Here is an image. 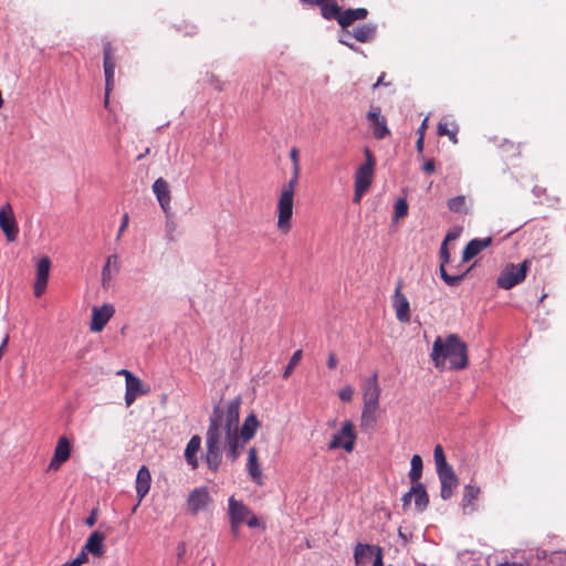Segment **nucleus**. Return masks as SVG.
Listing matches in <instances>:
<instances>
[{
    "instance_id": "obj_1",
    "label": "nucleus",
    "mask_w": 566,
    "mask_h": 566,
    "mask_svg": "<svg viewBox=\"0 0 566 566\" xmlns=\"http://www.w3.org/2000/svg\"><path fill=\"white\" fill-rule=\"evenodd\" d=\"M240 405L241 399L237 397L224 407L216 406L209 418L205 460L213 472L219 470L222 462V450L227 451L231 461H235L243 443L255 436L260 426L255 415L251 413L244 419L239 433Z\"/></svg>"
},
{
    "instance_id": "obj_2",
    "label": "nucleus",
    "mask_w": 566,
    "mask_h": 566,
    "mask_svg": "<svg viewBox=\"0 0 566 566\" xmlns=\"http://www.w3.org/2000/svg\"><path fill=\"white\" fill-rule=\"evenodd\" d=\"M430 357L434 367L440 370L446 368L447 361L453 370H462L469 366L468 346L457 334H450L446 338L438 336Z\"/></svg>"
},
{
    "instance_id": "obj_3",
    "label": "nucleus",
    "mask_w": 566,
    "mask_h": 566,
    "mask_svg": "<svg viewBox=\"0 0 566 566\" xmlns=\"http://www.w3.org/2000/svg\"><path fill=\"white\" fill-rule=\"evenodd\" d=\"M300 172L301 170L293 169V176L289 182L282 187L279 197L276 227L282 233H287L292 229L294 195L298 182Z\"/></svg>"
},
{
    "instance_id": "obj_4",
    "label": "nucleus",
    "mask_w": 566,
    "mask_h": 566,
    "mask_svg": "<svg viewBox=\"0 0 566 566\" xmlns=\"http://www.w3.org/2000/svg\"><path fill=\"white\" fill-rule=\"evenodd\" d=\"M365 163L361 164L355 172L353 202L359 203L364 195L368 191L375 175L376 159L369 148H365Z\"/></svg>"
},
{
    "instance_id": "obj_5",
    "label": "nucleus",
    "mask_w": 566,
    "mask_h": 566,
    "mask_svg": "<svg viewBox=\"0 0 566 566\" xmlns=\"http://www.w3.org/2000/svg\"><path fill=\"white\" fill-rule=\"evenodd\" d=\"M531 266V260L525 259L521 264L507 263L496 279V285L502 290H511L522 283Z\"/></svg>"
},
{
    "instance_id": "obj_6",
    "label": "nucleus",
    "mask_w": 566,
    "mask_h": 566,
    "mask_svg": "<svg viewBox=\"0 0 566 566\" xmlns=\"http://www.w3.org/2000/svg\"><path fill=\"white\" fill-rule=\"evenodd\" d=\"M229 515L232 528H238L241 524H245L250 528L263 526L259 518L240 501L233 496L229 499Z\"/></svg>"
},
{
    "instance_id": "obj_7",
    "label": "nucleus",
    "mask_w": 566,
    "mask_h": 566,
    "mask_svg": "<svg viewBox=\"0 0 566 566\" xmlns=\"http://www.w3.org/2000/svg\"><path fill=\"white\" fill-rule=\"evenodd\" d=\"M103 67L105 74V99L104 104L107 107L109 101V94L114 88V76L117 64V57L115 55V48L111 42H106L103 45Z\"/></svg>"
},
{
    "instance_id": "obj_8",
    "label": "nucleus",
    "mask_w": 566,
    "mask_h": 566,
    "mask_svg": "<svg viewBox=\"0 0 566 566\" xmlns=\"http://www.w3.org/2000/svg\"><path fill=\"white\" fill-rule=\"evenodd\" d=\"M356 432L354 423L349 420L345 421L340 430H338L332 438L328 448L338 449L343 448L346 452H352L355 448Z\"/></svg>"
},
{
    "instance_id": "obj_9",
    "label": "nucleus",
    "mask_w": 566,
    "mask_h": 566,
    "mask_svg": "<svg viewBox=\"0 0 566 566\" xmlns=\"http://www.w3.org/2000/svg\"><path fill=\"white\" fill-rule=\"evenodd\" d=\"M403 283L399 279L396 283L395 292L392 295L391 304L398 322L407 324L411 319L410 303L407 296L402 293Z\"/></svg>"
},
{
    "instance_id": "obj_10",
    "label": "nucleus",
    "mask_w": 566,
    "mask_h": 566,
    "mask_svg": "<svg viewBox=\"0 0 566 566\" xmlns=\"http://www.w3.org/2000/svg\"><path fill=\"white\" fill-rule=\"evenodd\" d=\"M0 229L9 242H13L18 238L19 227L9 202L0 208Z\"/></svg>"
},
{
    "instance_id": "obj_11",
    "label": "nucleus",
    "mask_w": 566,
    "mask_h": 566,
    "mask_svg": "<svg viewBox=\"0 0 566 566\" xmlns=\"http://www.w3.org/2000/svg\"><path fill=\"white\" fill-rule=\"evenodd\" d=\"M367 118L370 122L373 135L376 139H382L390 135L386 117L381 115L379 106L371 105L367 113Z\"/></svg>"
},
{
    "instance_id": "obj_12",
    "label": "nucleus",
    "mask_w": 566,
    "mask_h": 566,
    "mask_svg": "<svg viewBox=\"0 0 566 566\" xmlns=\"http://www.w3.org/2000/svg\"><path fill=\"white\" fill-rule=\"evenodd\" d=\"M439 255H440V260H441V264H440V269H439L441 279L449 286L458 285L463 280L465 274L468 273V270L462 273H455L452 275L447 272L446 264L449 263V261H450V252H449L447 242L441 243Z\"/></svg>"
},
{
    "instance_id": "obj_13",
    "label": "nucleus",
    "mask_w": 566,
    "mask_h": 566,
    "mask_svg": "<svg viewBox=\"0 0 566 566\" xmlns=\"http://www.w3.org/2000/svg\"><path fill=\"white\" fill-rule=\"evenodd\" d=\"M72 446L66 437H60L53 457L49 463V470L57 471L71 457Z\"/></svg>"
},
{
    "instance_id": "obj_14",
    "label": "nucleus",
    "mask_w": 566,
    "mask_h": 566,
    "mask_svg": "<svg viewBox=\"0 0 566 566\" xmlns=\"http://www.w3.org/2000/svg\"><path fill=\"white\" fill-rule=\"evenodd\" d=\"M151 188L160 208L168 216L171 210V191L169 184L166 179L159 177L154 181Z\"/></svg>"
},
{
    "instance_id": "obj_15",
    "label": "nucleus",
    "mask_w": 566,
    "mask_h": 566,
    "mask_svg": "<svg viewBox=\"0 0 566 566\" xmlns=\"http://www.w3.org/2000/svg\"><path fill=\"white\" fill-rule=\"evenodd\" d=\"M50 270V259L48 256L41 258L36 263V277L33 285V292L36 297H40L46 290Z\"/></svg>"
},
{
    "instance_id": "obj_16",
    "label": "nucleus",
    "mask_w": 566,
    "mask_h": 566,
    "mask_svg": "<svg viewBox=\"0 0 566 566\" xmlns=\"http://www.w3.org/2000/svg\"><path fill=\"white\" fill-rule=\"evenodd\" d=\"M114 313L115 308L112 304H104L101 307L94 306L90 325L91 331L95 333L103 331Z\"/></svg>"
},
{
    "instance_id": "obj_17",
    "label": "nucleus",
    "mask_w": 566,
    "mask_h": 566,
    "mask_svg": "<svg viewBox=\"0 0 566 566\" xmlns=\"http://www.w3.org/2000/svg\"><path fill=\"white\" fill-rule=\"evenodd\" d=\"M412 500L415 501V505L418 510L422 511L427 507L429 503V496L422 483H412L410 491L407 492L402 497L403 506L409 505Z\"/></svg>"
},
{
    "instance_id": "obj_18",
    "label": "nucleus",
    "mask_w": 566,
    "mask_h": 566,
    "mask_svg": "<svg viewBox=\"0 0 566 566\" xmlns=\"http://www.w3.org/2000/svg\"><path fill=\"white\" fill-rule=\"evenodd\" d=\"M380 387L378 385V376L374 374L363 384V401L364 405L379 406Z\"/></svg>"
},
{
    "instance_id": "obj_19",
    "label": "nucleus",
    "mask_w": 566,
    "mask_h": 566,
    "mask_svg": "<svg viewBox=\"0 0 566 566\" xmlns=\"http://www.w3.org/2000/svg\"><path fill=\"white\" fill-rule=\"evenodd\" d=\"M149 389L145 388L144 384L138 377L134 376L133 374L127 375L125 391V402L127 407L132 406L138 396L146 395Z\"/></svg>"
},
{
    "instance_id": "obj_20",
    "label": "nucleus",
    "mask_w": 566,
    "mask_h": 566,
    "mask_svg": "<svg viewBox=\"0 0 566 566\" xmlns=\"http://www.w3.org/2000/svg\"><path fill=\"white\" fill-rule=\"evenodd\" d=\"M437 473L441 483L440 495L443 500H449L458 486V478L452 468Z\"/></svg>"
},
{
    "instance_id": "obj_21",
    "label": "nucleus",
    "mask_w": 566,
    "mask_h": 566,
    "mask_svg": "<svg viewBox=\"0 0 566 566\" xmlns=\"http://www.w3.org/2000/svg\"><path fill=\"white\" fill-rule=\"evenodd\" d=\"M210 501L209 492L206 488L195 489L188 497V507L196 513L203 510Z\"/></svg>"
},
{
    "instance_id": "obj_22",
    "label": "nucleus",
    "mask_w": 566,
    "mask_h": 566,
    "mask_svg": "<svg viewBox=\"0 0 566 566\" xmlns=\"http://www.w3.org/2000/svg\"><path fill=\"white\" fill-rule=\"evenodd\" d=\"M247 470L253 482L258 485L263 484V474L259 463L258 452L254 447L249 449Z\"/></svg>"
},
{
    "instance_id": "obj_23",
    "label": "nucleus",
    "mask_w": 566,
    "mask_h": 566,
    "mask_svg": "<svg viewBox=\"0 0 566 566\" xmlns=\"http://www.w3.org/2000/svg\"><path fill=\"white\" fill-rule=\"evenodd\" d=\"M492 243V239L484 238V239H473L471 240L464 248L462 252V260L464 262L470 261L474 256H476L481 251L490 247Z\"/></svg>"
},
{
    "instance_id": "obj_24",
    "label": "nucleus",
    "mask_w": 566,
    "mask_h": 566,
    "mask_svg": "<svg viewBox=\"0 0 566 566\" xmlns=\"http://www.w3.org/2000/svg\"><path fill=\"white\" fill-rule=\"evenodd\" d=\"M104 534L105 533H91V536L82 547L86 555L92 554L93 556L99 557L104 554Z\"/></svg>"
},
{
    "instance_id": "obj_25",
    "label": "nucleus",
    "mask_w": 566,
    "mask_h": 566,
    "mask_svg": "<svg viewBox=\"0 0 566 566\" xmlns=\"http://www.w3.org/2000/svg\"><path fill=\"white\" fill-rule=\"evenodd\" d=\"M201 449V438L197 434L192 436L188 441L185 449V458L191 469H197L199 465L197 453Z\"/></svg>"
},
{
    "instance_id": "obj_26",
    "label": "nucleus",
    "mask_w": 566,
    "mask_h": 566,
    "mask_svg": "<svg viewBox=\"0 0 566 566\" xmlns=\"http://www.w3.org/2000/svg\"><path fill=\"white\" fill-rule=\"evenodd\" d=\"M376 551L377 548L375 546L358 543L354 553L356 565L368 566L373 562Z\"/></svg>"
},
{
    "instance_id": "obj_27",
    "label": "nucleus",
    "mask_w": 566,
    "mask_h": 566,
    "mask_svg": "<svg viewBox=\"0 0 566 566\" xmlns=\"http://www.w3.org/2000/svg\"><path fill=\"white\" fill-rule=\"evenodd\" d=\"M368 14L367 9L357 8V9H347L340 12V17L338 19V24L346 29L352 25L357 20H364Z\"/></svg>"
},
{
    "instance_id": "obj_28",
    "label": "nucleus",
    "mask_w": 566,
    "mask_h": 566,
    "mask_svg": "<svg viewBox=\"0 0 566 566\" xmlns=\"http://www.w3.org/2000/svg\"><path fill=\"white\" fill-rule=\"evenodd\" d=\"M151 483V475L147 467L143 465L136 476V492L139 497V501L146 496L149 492Z\"/></svg>"
},
{
    "instance_id": "obj_29",
    "label": "nucleus",
    "mask_w": 566,
    "mask_h": 566,
    "mask_svg": "<svg viewBox=\"0 0 566 566\" xmlns=\"http://www.w3.org/2000/svg\"><path fill=\"white\" fill-rule=\"evenodd\" d=\"M379 406L375 405H364L360 416L359 427L363 430H370L375 428L377 422V411Z\"/></svg>"
},
{
    "instance_id": "obj_30",
    "label": "nucleus",
    "mask_w": 566,
    "mask_h": 566,
    "mask_svg": "<svg viewBox=\"0 0 566 566\" xmlns=\"http://www.w3.org/2000/svg\"><path fill=\"white\" fill-rule=\"evenodd\" d=\"M459 126L454 122L440 120L437 127L439 136H447L452 144H458Z\"/></svg>"
},
{
    "instance_id": "obj_31",
    "label": "nucleus",
    "mask_w": 566,
    "mask_h": 566,
    "mask_svg": "<svg viewBox=\"0 0 566 566\" xmlns=\"http://www.w3.org/2000/svg\"><path fill=\"white\" fill-rule=\"evenodd\" d=\"M347 34H350V32H347ZM376 34V27L371 24H361L357 28H355L352 32V35L361 43H366L371 41L375 38Z\"/></svg>"
},
{
    "instance_id": "obj_32",
    "label": "nucleus",
    "mask_w": 566,
    "mask_h": 566,
    "mask_svg": "<svg viewBox=\"0 0 566 566\" xmlns=\"http://www.w3.org/2000/svg\"><path fill=\"white\" fill-rule=\"evenodd\" d=\"M481 493V490L479 486L474 484H468L463 488V497H462V504L463 509L470 507L471 510H474V503L479 499V495Z\"/></svg>"
},
{
    "instance_id": "obj_33",
    "label": "nucleus",
    "mask_w": 566,
    "mask_h": 566,
    "mask_svg": "<svg viewBox=\"0 0 566 566\" xmlns=\"http://www.w3.org/2000/svg\"><path fill=\"white\" fill-rule=\"evenodd\" d=\"M468 198L464 195L455 196L453 198H450L447 201V206L450 211L455 213H468L469 212V206H468Z\"/></svg>"
},
{
    "instance_id": "obj_34",
    "label": "nucleus",
    "mask_w": 566,
    "mask_h": 566,
    "mask_svg": "<svg viewBox=\"0 0 566 566\" xmlns=\"http://www.w3.org/2000/svg\"><path fill=\"white\" fill-rule=\"evenodd\" d=\"M322 17L326 20H336L338 22V19L340 17L342 9L335 2H324V4L319 6Z\"/></svg>"
},
{
    "instance_id": "obj_35",
    "label": "nucleus",
    "mask_w": 566,
    "mask_h": 566,
    "mask_svg": "<svg viewBox=\"0 0 566 566\" xmlns=\"http://www.w3.org/2000/svg\"><path fill=\"white\" fill-rule=\"evenodd\" d=\"M411 468L409 471V479L412 483L419 482L422 475V459L419 454H415L411 458Z\"/></svg>"
},
{
    "instance_id": "obj_36",
    "label": "nucleus",
    "mask_w": 566,
    "mask_h": 566,
    "mask_svg": "<svg viewBox=\"0 0 566 566\" xmlns=\"http://www.w3.org/2000/svg\"><path fill=\"white\" fill-rule=\"evenodd\" d=\"M117 259L118 258L116 254L109 255L107 258L106 263L102 270V280L104 283L112 279V269H114L115 272H118Z\"/></svg>"
},
{
    "instance_id": "obj_37",
    "label": "nucleus",
    "mask_w": 566,
    "mask_h": 566,
    "mask_svg": "<svg viewBox=\"0 0 566 566\" xmlns=\"http://www.w3.org/2000/svg\"><path fill=\"white\" fill-rule=\"evenodd\" d=\"M433 458L437 467V472L443 471L444 469H451L448 464L443 449L440 444H437L433 450Z\"/></svg>"
},
{
    "instance_id": "obj_38",
    "label": "nucleus",
    "mask_w": 566,
    "mask_h": 566,
    "mask_svg": "<svg viewBox=\"0 0 566 566\" xmlns=\"http://www.w3.org/2000/svg\"><path fill=\"white\" fill-rule=\"evenodd\" d=\"M302 356H303V352L301 349L294 352V354L292 355L287 366L285 367V369L283 371V378L284 379H287L291 376V374L293 373L294 368L301 361Z\"/></svg>"
},
{
    "instance_id": "obj_39",
    "label": "nucleus",
    "mask_w": 566,
    "mask_h": 566,
    "mask_svg": "<svg viewBox=\"0 0 566 566\" xmlns=\"http://www.w3.org/2000/svg\"><path fill=\"white\" fill-rule=\"evenodd\" d=\"M408 214V203L405 199H398L395 203V218H405Z\"/></svg>"
},
{
    "instance_id": "obj_40",
    "label": "nucleus",
    "mask_w": 566,
    "mask_h": 566,
    "mask_svg": "<svg viewBox=\"0 0 566 566\" xmlns=\"http://www.w3.org/2000/svg\"><path fill=\"white\" fill-rule=\"evenodd\" d=\"M353 396H354V389L352 386L349 385H346L344 386L339 391H338V397L342 401L344 402H349L352 401L353 399Z\"/></svg>"
},
{
    "instance_id": "obj_41",
    "label": "nucleus",
    "mask_w": 566,
    "mask_h": 566,
    "mask_svg": "<svg viewBox=\"0 0 566 566\" xmlns=\"http://www.w3.org/2000/svg\"><path fill=\"white\" fill-rule=\"evenodd\" d=\"M87 562V555L86 553L81 549L78 555L71 562L66 563L64 566H81L82 564Z\"/></svg>"
},
{
    "instance_id": "obj_42",
    "label": "nucleus",
    "mask_w": 566,
    "mask_h": 566,
    "mask_svg": "<svg viewBox=\"0 0 566 566\" xmlns=\"http://www.w3.org/2000/svg\"><path fill=\"white\" fill-rule=\"evenodd\" d=\"M290 158L293 163V168L294 170H301V167H300V161H298V149L297 148H292L291 151H290Z\"/></svg>"
},
{
    "instance_id": "obj_43",
    "label": "nucleus",
    "mask_w": 566,
    "mask_h": 566,
    "mask_svg": "<svg viewBox=\"0 0 566 566\" xmlns=\"http://www.w3.org/2000/svg\"><path fill=\"white\" fill-rule=\"evenodd\" d=\"M422 170L426 174L434 172V170H436V161H434V159L431 158V159L424 160L423 166H422Z\"/></svg>"
},
{
    "instance_id": "obj_44",
    "label": "nucleus",
    "mask_w": 566,
    "mask_h": 566,
    "mask_svg": "<svg viewBox=\"0 0 566 566\" xmlns=\"http://www.w3.org/2000/svg\"><path fill=\"white\" fill-rule=\"evenodd\" d=\"M338 366V358L334 352L328 353L327 367L333 370Z\"/></svg>"
},
{
    "instance_id": "obj_45",
    "label": "nucleus",
    "mask_w": 566,
    "mask_h": 566,
    "mask_svg": "<svg viewBox=\"0 0 566 566\" xmlns=\"http://www.w3.org/2000/svg\"><path fill=\"white\" fill-rule=\"evenodd\" d=\"M128 220H129L128 214H127V213H125V214L123 216V218H122V223H120V227H119V229H118V233H117V238H116L117 240H119V239H120L122 234H123V233H124V231L127 229V227H128Z\"/></svg>"
},
{
    "instance_id": "obj_46",
    "label": "nucleus",
    "mask_w": 566,
    "mask_h": 566,
    "mask_svg": "<svg viewBox=\"0 0 566 566\" xmlns=\"http://www.w3.org/2000/svg\"><path fill=\"white\" fill-rule=\"evenodd\" d=\"M373 566H384V563H382V555H381V551L380 548H377L374 557H373V562L370 563Z\"/></svg>"
},
{
    "instance_id": "obj_47",
    "label": "nucleus",
    "mask_w": 566,
    "mask_h": 566,
    "mask_svg": "<svg viewBox=\"0 0 566 566\" xmlns=\"http://www.w3.org/2000/svg\"><path fill=\"white\" fill-rule=\"evenodd\" d=\"M97 514L95 511H93L88 517L85 518L84 524L86 527H93L96 523Z\"/></svg>"
},
{
    "instance_id": "obj_48",
    "label": "nucleus",
    "mask_w": 566,
    "mask_h": 566,
    "mask_svg": "<svg viewBox=\"0 0 566 566\" xmlns=\"http://www.w3.org/2000/svg\"><path fill=\"white\" fill-rule=\"evenodd\" d=\"M385 73H381L380 76L377 78L376 83L373 85V88L376 90L378 86H389L390 83L385 81Z\"/></svg>"
},
{
    "instance_id": "obj_49",
    "label": "nucleus",
    "mask_w": 566,
    "mask_h": 566,
    "mask_svg": "<svg viewBox=\"0 0 566 566\" xmlns=\"http://www.w3.org/2000/svg\"><path fill=\"white\" fill-rule=\"evenodd\" d=\"M423 146H424V137L419 136L416 142V149L419 154H421L423 151Z\"/></svg>"
},
{
    "instance_id": "obj_50",
    "label": "nucleus",
    "mask_w": 566,
    "mask_h": 566,
    "mask_svg": "<svg viewBox=\"0 0 566 566\" xmlns=\"http://www.w3.org/2000/svg\"><path fill=\"white\" fill-rule=\"evenodd\" d=\"M176 551L177 559L179 562L186 552L184 543L178 544Z\"/></svg>"
},
{
    "instance_id": "obj_51",
    "label": "nucleus",
    "mask_w": 566,
    "mask_h": 566,
    "mask_svg": "<svg viewBox=\"0 0 566 566\" xmlns=\"http://www.w3.org/2000/svg\"><path fill=\"white\" fill-rule=\"evenodd\" d=\"M427 123H428V118H424L420 125V127L418 128V135L419 136H422L424 137V133H426V129H427Z\"/></svg>"
},
{
    "instance_id": "obj_52",
    "label": "nucleus",
    "mask_w": 566,
    "mask_h": 566,
    "mask_svg": "<svg viewBox=\"0 0 566 566\" xmlns=\"http://www.w3.org/2000/svg\"><path fill=\"white\" fill-rule=\"evenodd\" d=\"M457 237H458V234H457V233L449 232V233L446 235V238H444V240H443L442 242H447V243H448L450 240H454V239H457Z\"/></svg>"
},
{
    "instance_id": "obj_53",
    "label": "nucleus",
    "mask_w": 566,
    "mask_h": 566,
    "mask_svg": "<svg viewBox=\"0 0 566 566\" xmlns=\"http://www.w3.org/2000/svg\"><path fill=\"white\" fill-rule=\"evenodd\" d=\"M398 535L405 541L407 542L408 539H410L412 537V533H398Z\"/></svg>"
},
{
    "instance_id": "obj_54",
    "label": "nucleus",
    "mask_w": 566,
    "mask_h": 566,
    "mask_svg": "<svg viewBox=\"0 0 566 566\" xmlns=\"http://www.w3.org/2000/svg\"><path fill=\"white\" fill-rule=\"evenodd\" d=\"M339 42L346 46H348L349 49H354V45L352 43L348 42V40H345L343 38L339 39Z\"/></svg>"
},
{
    "instance_id": "obj_55",
    "label": "nucleus",
    "mask_w": 566,
    "mask_h": 566,
    "mask_svg": "<svg viewBox=\"0 0 566 566\" xmlns=\"http://www.w3.org/2000/svg\"><path fill=\"white\" fill-rule=\"evenodd\" d=\"M148 154H149V148H146V150L143 151V154L138 155L137 159L140 160V159H143Z\"/></svg>"
},
{
    "instance_id": "obj_56",
    "label": "nucleus",
    "mask_w": 566,
    "mask_h": 566,
    "mask_svg": "<svg viewBox=\"0 0 566 566\" xmlns=\"http://www.w3.org/2000/svg\"><path fill=\"white\" fill-rule=\"evenodd\" d=\"M496 566H515V563L514 562H504V563L497 564Z\"/></svg>"
},
{
    "instance_id": "obj_57",
    "label": "nucleus",
    "mask_w": 566,
    "mask_h": 566,
    "mask_svg": "<svg viewBox=\"0 0 566 566\" xmlns=\"http://www.w3.org/2000/svg\"><path fill=\"white\" fill-rule=\"evenodd\" d=\"M117 374H118V375H123V376H125V378L127 379V375H128V374H132V373H130V371H128V370H126V369H122V370H119Z\"/></svg>"
},
{
    "instance_id": "obj_58",
    "label": "nucleus",
    "mask_w": 566,
    "mask_h": 566,
    "mask_svg": "<svg viewBox=\"0 0 566 566\" xmlns=\"http://www.w3.org/2000/svg\"><path fill=\"white\" fill-rule=\"evenodd\" d=\"M515 566H523V565L515 563Z\"/></svg>"
}]
</instances>
